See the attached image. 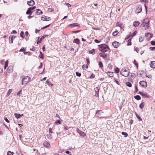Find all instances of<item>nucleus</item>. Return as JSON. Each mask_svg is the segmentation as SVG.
<instances>
[{"instance_id":"nucleus-14","label":"nucleus","mask_w":155,"mask_h":155,"mask_svg":"<svg viewBox=\"0 0 155 155\" xmlns=\"http://www.w3.org/2000/svg\"><path fill=\"white\" fill-rule=\"evenodd\" d=\"M112 45L114 48H117L119 45V43L117 41L114 42L112 43Z\"/></svg>"},{"instance_id":"nucleus-6","label":"nucleus","mask_w":155,"mask_h":155,"mask_svg":"<svg viewBox=\"0 0 155 155\" xmlns=\"http://www.w3.org/2000/svg\"><path fill=\"white\" fill-rule=\"evenodd\" d=\"M142 10V6H139L137 8L135 11L136 13H139L141 12Z\"/></svg>"},{"instance_id":"nucleus-52","label":"nucleus","mask_w":155,"mask_h":155,"mask_svg":"<svg viewBox=\"0 0 155 155\" xmlns=\"http://www.w3.org/2000/svg\"><path fill=\"white\" fill-rule=\"evenodd\" d=\"M4 61H5L4 59H3V60H2L1 61V64H3Z\"/></svg>"},{"instance_id":"nucleus-22","label":"nucleus","mask_w":155,"mask_h":155,"mask_svg":"<svg viewBox=\"0 0 155 155\" xmlns=\"http://www.w3.org/2000/svg\"><path fill=\"white\" fill-rule=\"evenodd\" d=\"M46 82L51 87H52L53 84H52L50 82H49V81L48 80H47Z\"/></svg>"},{"instance_id":"nucleus-35","label":"nucleus","mask_w":155,"mask_h":155,"mask_svg":"<svg viewBox=\"0 0 155 155\" xmlns=\"http://www.w3.org/2000/svg\"><path fill=\"white\" fill-rule=\"evenodd\" d=\"M118 33V32L117 31H115L113 33L112 35L114 36H115L117 35Z\"/></svg>"},{"instance_id":"nucleus-49","label":"nucleus","mask_w":155,"mask_h":155,"mask_svg":"<svg viewBox=\"0 0 155 155\" xmlns=\"http://www.w3.org/2000/svg\"><path fill=\"white\" fill-rule=\"evenodd\" d=\"M77 132L79 134L80 132L81 131L78 128H77L76 129Z\"/></svg>"},{"instance_id":"nucleus-5","label":"nucleus","mask_w":155,"mask_h":155,"mask_svg":"<svg viewBox=\"0 0 155 155\" xmlns=\"http://www.w3.org/2000/svg\"><path fill=\"white\" fill-rule=\"evenodd\" d=\"M149 21H147V22L146 23H144V22L142 24V25H143V26L144 27L145 29H147L149 28Z\"/></svg>"},{"instance_id":"nucleus-60","label":"nucleus","mask_w":155,"mask_h":155,"mask_svg":"<svg viewBox=\"0 0 155 155\" xmlns=\"http://www.w3.org/2000/svg\"><path fill=\"white\" fill-rule=\"evenodd\" d=\"M11 68V67L10 66L8 67V69H7V71H8V73H9V71L10 72V71L9 70H10V68Z\"/></svg>"},{"instance_id":"nucleus-56","label":"nucleus","mask_w":155,"mask_h":155,"mask_svg":"<svg viewBox=\"0 0 155 155\" xmlns=\"http://www.w3.org/2000/svg\"><path fill=\"white\" fill-rule=\"evenodd\" d=\"M65 4L67 5L68 6V7H70L71 6V5H70V4H69V3H66Z\"/></svg>"},{"instance_id":"nucleus-19","label":"nucleus","mask_w":155,"mask_h":155,"mask_svg":"<svg viewBox=\"0 0 155 155\" xmlns=\"http://www.w3.org/2000/svg\"><path fill=\"white\" fill-rule=\"evenodd\" d=\"M101 111L100 110H98L97 111L96 113V115L97 116H98L99 115H101Z\"/></svg>"},{"instance_id":"nucleus-51","label":"nucleus","mask_w":155,"mask_h":155,"mask_svg":"<svg viewBox=\"0 0 155 155\" xmlns=\"http://www.w3.org/2000/svg\"><path fill=\"white\" fill-rule=\"evenodd\" d=\"M53 133L52 131V129L50 128L49 129V133Z\"/></svg>"},{"instance_id":"nucleus-64","label":"nucleus","mask_w":155,"mask_h":155,"mask_svg":"<svg viewBox=\"0 0 155 155\" xmlns=\"http://www.w3.org/2000/svg\"><path fill=\"white\" fill-rule=\"evenodd\" d=\"M5 120L6 122H7L8 123H9V121L8 120L7 118H5Z\"/></svg>"},{"instance_id":"nucleus-25","label":"nucleus","mask_w":155,"mask_h":155,"mask_svg":"<svg viewBox=\"0 0 155 155\" xmlns=\"http://www.w3.org/2000/svg\"><path fill=\"white\" fill-rule=\"evenodd\" d=\"M134 97L135 99H137V100H140L141 99V97L140 96L138 95L135 96Z\"/></svg>"},{"instance_id":"nucleus-48","label":"nucleus","mask_w":155,"mask_h":155,"mask_svg":"<svg viewBox=\"0 0 155 155\" xmlns=\"http://www.w3.org/2000/svg\"><path fill=\"white\" fill-rule=\"evenodd\" d=\"M94 77H95V75L94 74H92L90 77V78H94Z\"/></svg>"},{"instance_id":"nucleus-29","label":"nucleus","mask_w":155,"mask_h":155,"mask_svg":"<svg viewBox=\"0 0 155 155\" xmlns=\"http://www.w3.org/2000/svg\"><path fill=\"white\" fill-rule=\"evenodd\" d=\"M8 60L6 61L5 63V65L4 67V69H6V68L8 66Z\"/></svg>"},{"instance_id":"nucleus-16","label":"nucleus","mask_w":155,"mask_h":155,"mask_svg":"<svg viewBox=\"0 0 155 155\" xmlns=\"http://www.w3.org/2000/svg\"><path fill=\"white\" fill-rule=\"evenodd\" d=\"M47 138L48 140H51L52 139V137L51 133H49L46 135Z\"/></svg>"},{"instance_id":"nucleus-18","label":"nucleus","mask_w":155,"mask_h":155,"mask_svg":"<svg viewBox=\"0 0 155 155\" xmlns=\"http://www.w3.org/2000/svg\"><path fill=\"white\" fill-rule=\"evenodd\" d=\"M140 23L138 21H135L133 24V25L135 27L139 25Z\"/></svg>"},{"instance_id":"nucleus-3","label":"nucleus","mask_w":155,"mask_h":155,"mask_svg":"<svg viewBox=\"0 0 155 155\" xmlns=\"http://www.w3.org/2000/svg\"><path fill=\"white\" fill-rule=\"evenodd\" d=\"M31 78L28 76H26L22 79V84H26L30 80Z\"/></svg>"},{"instance_id":"nucleus-47","label":"nucleus","mask_w":155,"mask_h":155,"mask_svg":"<svg viewBox=\"0 0 155 155\" xmlns=\"http://www.w3.org/2000/svg\"><path fill=\"white\" fill-rule=\"evenodd\" d=\"M61 123V122L60 120H57L55 121V123L56 124H60Z\"/></svg>"},{"instance_id":"nucleus-8","label":"nucleus","mask_w":155,"mask_h":155,"mask_svg":"<svg viewBox=\"0 0 155 155\" xmlns=\"http://www.w3.org/2000/svg\"><path fill=\"white\" fill-rule=\"evenodd\" d=\"M94 90L95 91V96L97 97H98L99 92V89L98 87H96L94 89Z\"/></svg>"},{"instance_id":"nucleus-21","label":"nucleus","mask_w":155,"mask_h":155,"mask_svg":"<svg viewBox=\"0 0 155 155\" xmlns=\"http://www.w3.org/2000/svg\"><path fill=\"white\" fill-rule=\"evenodd\" d=\"M79 41L80 40L78 38L74 39L73 41V42L76 44H79Z\"/></svg>"},{"instance_id":"nucleus-45","label":"nucleus","mask_w":155,"mask_h":155,"mask_svg":"<svg viewBox=\"0 0 155 155\" xmlns=\"http://www.w3.org/2000/svg\"><path fill=\"white\" fill-rule=\"evenodd\" d=\"M134 50L136 51L137 53H138V51H139V49L137 48H134Z\"/></svg>"},{"instance_id":"nucleus-11","label":"nucleus","mask_w":155,"mask_h":155,"mask_svg":"<svg viewBox=\"0 0 155 155\" xmlns=\"http://www.w3.org/2000/svg\"><path fill=\"white\" fill-rule=\"evenodd\" d=\"M42 13L43 12L40 9H36V14L37 15H40L42 14Z\"/></svg>"},{"instance_id":"nucleus-59","label":"nucleus","mask_w":155,"mask_h":155,"mask_svg":"<svg viewBox=\"0 0 155 155\" xmlns=\"http://www.w3.org/2000/svg\"><path fill=\"white\" fill-rule=\"evenodd\" d=\"M29 8H30V9H31V10H33V9H34L35 8V6L32 7H30Z\"/></svg>"},{"instance_id":"nucleus-23","label":"nucleus","mask_w":155,"mask_h":155,"mask_svg":"<svg viewBox=\"0 0 155 155\" xmlns=\"http://www.w3.org/2000/svg\"><path fill=\"white\" fill-rule=\"evenodd\" d=\"M12 89H9L6 96V97H8L10 95V94L12 92Z\"/></svg>"},{"instance_id":"nucleus-31","label":"nucleus","mask_w":155,"mask_h":155,"mask_svg":"<svg viewBox=\"0 0 155 155\" xmlns=\"http://www.w3.org/2000/svg\"><path fill=\"white\" fill-rule=\"evenodd\" d=\"M79 134L82 137H84L85 135V134L83 132L81 131Z\"/></svg>"},{"instance_id":"nucleus-15","label":"nucleus","mask_w":155,"mask_h":155,"mask_svg":"<svg viewBox=\"0 0 155 155\" xmlns=\"http://www.w3.org/2000/svg\"><path fill=\"white\" fill-rule=\"evenodd\" d=\"M14 115L16 118L18 119L20 118L21 117L23 116V114H20L17 113H15Z\"/></svg>"},{"instance_id":"nucleus-17","label":"nucleus","mask_w":155,"mask_h":155,"mask_svg":"<svg viewBox=\"0 0 155 155\" xmlns=\"http://www.w3.org/2000/svg\"><path fill=\"white\" fill-rule=\"evenodd\" d=\"M44 145L47 147H48L50 146V143L47 142H45L43 143Z\"/></svg>"},{"instance_id":"nucleus-63","label":"nucleus","mask_w":155,"mask_h":155,"mask_svg":"<svg viewBox=\"0 0 155 155\" xmlns=\"http://www.w3.org/2000/svg\"><path fill=\"white\" fill-rule=\"evenodd\" d=\"M115 82H116V83H117L118 85L119 84V82L117 80H115Z\"/></svg>"},{"instance_id":"nucleus-34","label":"nucleus","mask_w":155,"mask_h":155,"mask_svg":"<svg viewBox=\"0 0 155 155\" xmlns=\"http://www.w3.org/2000/svg\"><path fill=\"white\" fill-rule=\"evenodd\" d=\"M94 49H93L91 50H90L89 51V53L91 54H94Z\"/></svg>"},{"instance_id":"nucleus-42","label":"nucleus","mask_w":155,"mask_h":155,"mask_svg":"<svg viewBox=\"0 0 155 155\" xmlns=\"http://www.w3.org/2000/svg\"><path fill=\"white\" fill-rule=\"evenodd\" d=\"M76 74L77 76L80 77L81 76V74L79 72H76Z\"/></svg>"},{"instance_id":"nucleus-50","label":"nucleus","mask_w":155,"mask_h":155,"mask_svg":"<svg viewBox=\"0 0 155 155\" xmlns=\"http://www.w3.org/2000/svg\"><path fill=\"white\" fill-rule=\"evenodd\" d=\"M70 128V127H64V130H68L69 128Z\"/></svg>"},{"instance_id":"nucleus-53","label":"nucleus","mask_w":155,"mask_h":155,"mask_svg":"<svg viewBox=\"0 0 155 155\" xmlns=\"http://www.w3.org/2000/svg\"><path fill=\"white\" fill-rule=\"evenodd\" d=\"M24 51V48H22L19 50L20 52H22V51Z\"/></svg>"},{"instance_id":"nucleus-43","label":"nucleus","mask_w":155,"mask_h":155,"mask_svg":"<svg viewBox=\"0 0 155 155\" xmlns=\"http://www.w3.org/2000/svg\"><path fill=\"white\" fill-rule=\"evenodd\" d=\"M143 40V38L140 37L139 38V41L140 42H142Z\"/></svg>"},{"instance_id":"nucleus-26","label":"nucleus","mask_w":155,"mask_h":155,"mask_svg":"<svg viewBox=\"0 0 155 155\" xmlns=\"http://www.w3.org/2000/svg\"><path fill=\"white\" fill-rule=\"evenodd\" d=\"M144 103L143 102L141 103L140 105V108L142 109L144 107Z\"/></svg>"},{"instance_id":"nucleus-39","label":"nucleus","mask_w":155,"mask_h":155,"mask_svg":"<svg viewBox=\"0 0 155 155\" xmlns=\"http://www.w3.org/2000/svg\"><path fill=\"white\" fill-rule=\"evenodd\" d=\"M24 32L23 31H21L20 33V36L22 37V38H24Z\"/></svg>"},{"instance_id":"nucleus-38","label":"nucleus","mask_w":155,"mask_h":155,"mask_svg":"<svg viewBox=\"0 0 155 155\" xmlns=\"http://www.w3.org/2000/svg\"><path fill=\"white\" fill-rule=\"evenodd\" d=\"M22 90H20L17 93V95L19 96H20V94H21L22 93Z\"/></svg>"},{"instance_id":"nucleus-61","label":"nucleus","mask_w":155,"mask_h":155,"mask_svg":"<svg viewBox=\"0 0 155 155\" xmlns=\"http://www.w3.org/2000/svg\"><path fill=\"white\" fill-rule=\"evenodd\" d=\"M11 68V67L10 66L8 67V69H7V71H8V73H9V71L10 72V71L9 70H10V68Z\"/></svg>"},{"instance_id":"nucleus-62","label":"nucleus","mask_w":155,"mask_h":155,"mask_svg":"<svg viewBox=\"0 0 155 155\" xmlns=\"http://www.w3.org/2000/svg\"><path fill=\"white\" fill-rule=\"evenodd\" d=\"M150 48L151 50L153 51V49H155V47H151Z\"/></svg>"},{"instance_id":"nucleus-54","label":"nucleus","mask_w":155,"mask_h":155,"mask_svg":"<svg viewBox=\"0 0 155 155\" xmlns=\"http://www.w3.org/2000/svg\"><path fill=\"white\" fill-rule=\"evenodd\" d=\"M50 25H49L47 26H45V27H44L43 28H42V29H44L45 28H46L48 27Z\"/></svg>"},{"instance_id":"nucleus-37","label":"nucleus","mask_w":155,"mask_h":155,"mask_svg":"<svg viewBox=\"0 0 155 155\" xmlns=\"http://www.w3.org/2000/svg\"><path fill=\"white\" fill-rule=\"evenodd\" d=\"M48 35H45V36H42L40 38V41H42V40L47 36Z\"/></svg>"},{"instance_id":"nucleus-1","label":"nucleus","mask_w":155,"mask_h":155,"mask_svg":"<svg viewBox=\"0 0 155 155\" xmlns=\"http://www.w3.org/2000/svg\"><path fill=\"white\" fill-rule=\"evenodd\" d=\"M129 70H127L125 68L122 69L120 72V74L125 77H127L129 74Z\"/></svg>"},{"instance_id":"nucleus-58","label":"nucleus","mask_w":155,"mask_h":155,"mask_svg":"<svg viewBox=\"0 0 155 155\" xmlns=\"http://www.w3.org/2000/svg\"><path fill=\"white\" fill-rule=\"evenodd\" d=\"M94 41L96 42V43H99V42H100V41H98V40H97V39H95L94 40Z\"/></svg>"},{"instance_id":"nucleus-41","label":"nucleus","mask_w":155,"mask_h":155,"mask_svg":"<svg viewBox=\"0 0 155 155\" xmlns=\"http://www.w3.org/2000/svg\"><path fill=\"white\" fill-rule=\"evenodd\" d=\"M99 66L101 68H102L103 67V65L101 62L100 61L99 62Z\"/></svg>"},{"instance_id":"nucleus-57","label":"nucleus","mask_w":155,"mask_h":155,"mask_svg":"<svg viewBox=\"0 0 155 155\" xmlns=\"http://www.w3.org/2000/svg\"><path fill=\"white\" fill-rule=\"evenodd\" d=\"M135 89L136 90V92H137V91H138V88H137V85H135Z\"/></svg>"},{"instance_id":"nucleus-27","label":"nucleus","mask_w":155,"mask_h":155,"mask_svg":"<svg viewBox=\"0 0 155 155\" xmlns=\"http://www.w3.org/2000/svg\"><path fill=\"white\" fill-rule=\"evenodd\" d=\"M71 27L78 26H79V24L78 23H75L71 24Z\"/></svg>"},{"instance_id":"nucleus-24","label":"nucleus","mask_w":155,"mask_h":155,"mask_svg":"<svg viewBox=\"0 0 155 155\" xmlns=\"http://www.w3.org/2000/svg\"><path fill=\"white\" fill-rule=\"evenodd\" d=\"M107 75L109 76L110 77H112L113 76V72H109L107 73Z\"/></svg>"},{"instance_id":"nucleus-55","label":"nucleus","mask_w":155,"mask_h":155,"mask_svg":"<svg viewBox=\"0 0 155 155\" xmlns=\"http://www.w3.org/2000/svg\"><path fill=\"white\" fill-rule=\"evenodd\" d=\"M135 62H136V61L135 60H134V64L137 66V68H138V65L137 64V63H136Z\"/></svg>"},{"instance_id":"nucleus-10","label":"nucleus","mask_w":155,"mask_h":155,"mask_svg":"<svg viewBox=\"0 0 155 155\" xmlns=\"http://www.w3.org/2000/svg\"><path fill=\"white\" fill-rule=\"evenodd\" d=\"M27 4L28 5L31 6H33L35 4V2L33 0H31L30 1L27 2Z\"/></svg>"},{"instance_id":"nucleus-7","label":"nucleus","mask_w":155,"mask_h":155,"mask_svg":"<svg viewBox=\"0 0 155 155\" xmlns=\"http://www.w3.org/2000/svg\"><path fill=\"white\" fill-rule=\"evenodd\" d=\"M140 84L143 87H146L147 86V83L144 81H141L140 82Z\"/></svg>"},{"instance_id":"nucleus-9","label":"nucleus","mask_w":155,"mask_h":155,"mask_svg":"<svg viewBox=\"0 0 155 155\" xmlns=\"http://www.w3.org/2000/svg\"><path fill=\"white\" fill-rule=\"evenodd\" d=\"M15 37L14 36H10L9 38V42L12 43L13 41V38H15Z\"/></svg>"},{"instance_id":"nucleus-36","label":"nucleus","mask_w":155,"mask_h":155,"mask_svg":"<svg viewBox=\"0 0 155 155\" xmlns=\"http://www.w3.org/2000/svg\"><path fill=\"white\" fill-rule=\"evenodd\" d=\"M39 57L41 59L44 58V56L43 54L41 52H40V54L39 56Z\"/></svg>"},{"instance_id":"nucleus-32","label":"nucleus","mask_w":155,"mask_h":155,"mask_svg":"<svg viewBox=\"0 0 155 155\" xmlns=\"http://www.w3.org/2000/svg\"><path fill=\"white\" fill-rule=\"evenodd\" d=\"M122 134L125 137H126L128 136V134L126 132H122Z\"/></svg>"},{"instance_id":"nucleus-33","label":"nucleus","mask_w":155,"mask_h":155,"mask_svg":"<svg viewBox=\"0 0 155 155\" xmlns=\"http://www.w3.org/2000/svg\"><path fill=\"white\" fill-rule=\"evenodd\" d=\"M13 152L9 151L7 152V155H13Z\"/></svg>"},{"instance_id":"nucleus-2","label":"nucleus","mask_w":155,"mask_h":155,"mask_svg":"<svg viewBox=\"0 0 155 155\" xmlns=\"http://www.w3.org/2000/svg\"><path fill=\"white\" fill-rule=\"evenodd\" d=\"M99 50L102 53H105L107 51V46L105 44L101 45Z\"/></svg>"},{"instance_id":"nucleus-40","label":"nucleus","mask_w":155,"mask_h":155,"mask_svg":"<svg viewBox=\"0 0 155 155\" xmlns=\"http://www.w3.org/2000/svg\"><path fill=\"white\" fill-rule=\"evenodd\" d=\"M115 72L116 73H118L119 72V69L118 68H116L115 69Z\"/></svg>"},{"instance_id":"nucleus-13","label":"nucleus","mask_w":155,"mask_h":155,"mask_svg":"<svg viewBox=\"0 0 155 155\" xmlns=\"http://www.w3.org/2000/svg\"><path fill=\"white\" fill-rule=\"evenodd\" d=\"M99 55L101 57H102L104 58H106L107 57V55L106 54L103 53H100Z\"/></svg>"},{"instance_id":"nucleus-12","label":"nucleus","mask_w":155,"mask_h":155,"mask_svg":"<svg viewBox=\"0 0 155 155\" xmlns=\"http://www.w3.org/2000/svg\"><path fill=\"white\" fill-rule=\"evenodd\" d=\"M150 66L152 68H155V61H151Z\"/></svg>"},{"instance_id":"nucleus-20","label":"nucleus","mask_w":155,"mask_h":155,"mask_svg":"<svg viewBox=\"0 0 155 155\" xmlns=\"http://www.w3.org/2000/svg\"><path fill=\"white\" fill-rule=\"evenodd\" d=\"M32 12L31 11V10L30 9V8L28 9V10L26 12V14L27 15L29 14H31Z\"/></svg>"},{"instance_id":"nucleus-46","label":"nucleus","mask_w":155,"mask_h":155,"mask_svg":"<svg viewBox=\"0 0 155 155\" xmlns=\"http://www.w3.org/2000/svg\"><path fill=\"white\" fill-rule=\"evenodd\" d=\"M151 44L153 45H155V41H152L150 42Z\"/></svg>"},{"instance_id":"nucleus-4","label":"nucleus","mask_w":155,"mask_h":155,"mask_svg":"<svg viewBox=\"0 0 155 155\" xmlns=\"http://www.w3.org/2000/svg\"><path fill=\"white\" fill-rule=\"evenodd\" d=\"M41 19L43 21H49L51 20V18L48 16H45V15H43L41 17Z\"/></svg>"},{"instance_id":"nucleus-28","label":"nucleus","mask_w":155,"mask_h":155,"mask_svg":"<svg viewBox=\"0 0 155 155\" xmlns=\"http://www.w3.org/2000/svg\"><path fill=\"white\" fill-rule=\"evenodd\" d=\"M135 114L136 117L139 120L141 121L142 120V119L136 113Z\"/></svg>"},{"instance_id":"nucleus-30","label":"nucleus","mask_w":155,"mask_h":155,"mask_svg":"<svg viewBox=\"0 0 155 155\" xmlns=\"http://www.w3.org/2000/svg\"><path fill=\"white\" fill-rule=\"evenodd\" d=\"M126 85H127V86L129 87H130L132 86L130 82H127L126 83Z\"/></svg>"},{"instance_id":"nucleus-44","label":"nucleus","mask_w":155,"mask_h":155,"mask_svg":"<svg viewBox=\"0 0 155 155\" xmlns=\"http://www.w3.org/2000/svg\"><path fill=\"white\" fill-rule=\"evenodd\" d=\"M137 33V31H135L134 32H133V34H132V35H131V36L132 37H133Z\"/></svg>"}]
</instances>
